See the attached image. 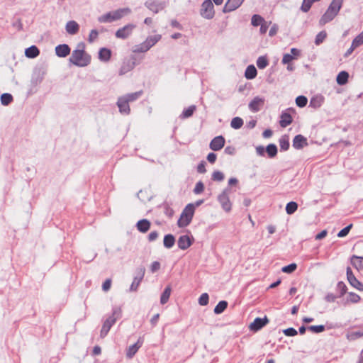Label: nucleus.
I'll list each match as a JSON object with an SVG mask.
<instances>
[{"mask_svg": "<svg viewBox=\"0 0 363 363\" xmlns=\"http://www.w3.org/2000/svg\"><path fill=\"white\" fill-rule=\"evenodd\" d=\"M69 60L76 66L85 67L90 63L91 57L84 52V45L80 43L78 45V48L73 50Z\"/></svg>", "mask_w": 363, "mask_h": 363, "instance_id": "obj_1", "label": "nucleus"}, {"mask_svg": "<svg viewBox=\"0 0 363 363\" xmlns=\"http://www.w3.org/2000/svg\"><path fill=\"white\" fill-rule=\"evenodd\" d=\"M343 0H333L325 13L320 19V23L324 25L331 21L339 13Z\"/></svg>", "mask_w": 363, "mask_h": 363, "instance_id": "obj_2", "label": "nucleus"}, {"mask_svg": "<svg viewBox=\"0 0 363 363\" xmlns=\"http://www.w3.org/2000/svg\"><path fill=\"white\" fill-rule=\"evenodd\" d=\"M121 316V309L118 307H116L113 310L112 315L108 317L104 323L102 328L101 330L100 336L104 338L110 330L112 325Z\"/></svg>", "mask_w": 363, "mask_h": 363, "instance_id": "obj_3", "label": "nucleus"}, {"mask_svg": "<svg viewBox=\"0 0 363 363\" xmlns=\"http://www.w3.org/2000/svg\"><path fill=\"white\" fill-rule=\"evenodd\" d=\"M194 211L195 207L193 203L186 205L177 221L178 226L180 228L187 226L193 218Z\"/></svg>", "mask_w": 363, "mask_h": 363, "instance_id": "obj_4", "label": "nucleus"}, {"mask_svg": "<svg viewBox=\"0 0 363 363\" xmlns=\"http://www.w3.org/2000/svg\"><path fill=\"white\" fill-rule=\"evenodd\" d=\"M161 39L160 35H155L149 36L146 40L139 45H136L133 48V52L140 53L145 52L153 47Z\"/></svg>", "mask_w": 363, "mask_h": 363, "instance_id": "obj_5", "label": "nucleus"}, {"mask_svg": "<svg viewBox=\"0 0 363 363\" xmlns=\"http://www.w3.org/2000/svg\"><path fill=\"white\" fill-rule=\"evenodd\" d=\"M230 193V189L226 188L218 196V200L225 212H230L232 208V203L229 198Z\"/></svg>", "mask_w": 363, "mask_h": 363, "instance_id": "obj_6", "label": "nucleus"}, {"mask_svg": "<svg viewBox=\"0 0 363 363\" xmlns=\"http://www.w3.org/2000/svg\"><path fill=\"white\" fill-rule=\"evenodd\" d=\"M200 13L202 17L206 19H211L213 18L215 11L211 0H205L202 3Z\"/></svg>", "mask_w": 363, "mask_h": 363, "instance_id": "obj_7", "label": "nucleus"}, {"mask_svg": "<svg viewBox=\"0 0 363 363\" xmlns=\"http://www.w3.org/2000/svg\"><path fill=\"white\" fill-rule=\"evenodd\" d=\"M135 26L134 24H127L124 26L123 28H119L116 32V37L119 39H126L133 33V30L135 29Z\"/></svg>", "mask_w": 363, "mask_h": 363, "instance_id": "obj_8", "label": "nucleus"}, {"mask_svg": "<svg viewBox=\"0 0 363 363\" xmlns=\"http://www.w3.org/2000/svg\"><path fill=\"white\" fill-rule=\"evenodd\" d=\"M347 279L350 284L355 288L356 289L363 291V284L352 273V271L350 267H347Z\"/></svg>", "mask_w": 363, "mask_h": 363, "instance_id": "obj_9", "label": "nucleus"}, {"mask_svg": "<svg viewBox=\"0 0 363 363\" xmlns=\"http://www.w3.org/2000/svg\"><path fill=\"white\" fill-rule=\"evenodd\" d=\"M269 323L268 318L265 316L263 318H256L254 321L250 323L249 328L252 331L257 332L262 328Z\"/></svg>", "mask_w": 363, "mask_h": 363, "instance_id": "obj_10", "label": "nucleus"}, {"mask_svg": "<svg viewBox=\"0 0 363 363\" xmlns=\"http://www.w3.org/2000/svg\"><path fill=\"white\" fill-rule=\"evenodd\" d=\"M145 268L141 267L137 270V275L134 277L132 284L130 287V290L132 291H137L141 281L143 280L145 275Z\"/></svg>", "mask_w": 363, "mask_h": 363, "instance_id": "obj_11", "label": "nucleus"}, {"mask_svg": "<svg viewBox=\"0 0 363 363\" xmlns=\"http://www.w3.org/2000/svg\"><path fill=\"white\" fill-rule=\"evenodd\" d=\"M225 142V138L222 135L216 136L211 141L209 147L213 151H218L224 147Z\"/></svg>", "mask_w": 363, "mask_h": 363, "instance_id": "obj_12", "label": "nucleus"}, {"mask_svg": "<svg viewBox=\"0 0 363 363\" xmlns=\"http://www.w3.org/2000/svg\"><path fill=\"white\" fill-rule=\"evenodd\" d=\"M243 1L244 0H228L223 9V13L235 11L241 6Z\"/></svg>", "mask_w": 363, "mask_h": 363, "instance_id": "obj_13", "label": "nucleus"}, {"mask_svg": "<svg viewBox=\"0 0 363 363\" xmlns=\"http://www.w3.org/2000/svg\"><path fill=\"white\" fill-rule=\"evenodd\" d=\"M117 106L119 108V111L125 115H128L130 111L129 106V102L123 96H121L118 99Z\"/></svg>", "mask_w": 363, "mask_h": 363, "instance_id": "obj_14", "label": "nucleus"}, {"mask_svg": "<svg viewBox=\"0 0 363 363\" xmlns=\"http://www.w3.org/2000/svg\"><path fill=\"white\" fill-rule=\"evenodd\" d=\"M264 100L259 96L255 97L249 104L250 109L253 112L259 111L264 105Z\"/></svg>", "mask_w": 363, "mask_h": 363, "instance_id": "obj_15", "label": "nucleus"}, {"mask_svg": "<svg viewBox=\"0 0 363 363\" xmlns=\"http://www.w3.org/2000/svg\"><path fill=\"white\" fill-rule=\"evenodd\" d=\"M177 245L179 249L185 250L192 245V241L189 235H181L178 239Z\"/></svg>", "mask_w": 363, "mask_h": 363, "instance_id": "obj_16", "label": "nucleus"}, {"mask_svg": "<svg viewBox=\"0 0 363 363\" xmlns=\"http://www.w3.org/2000/svg\"><path fill=\"white\" fill-rule=\"evenodd\" d=\"M143 343V340L139 338L136 343L129 346L126 352L127 357L131 359L136 354L138 350L142 347Z\"/></svg>", "mask_w": 363, "mask_h": 363, "instance_id": "obj_17", "label": "nucleus"}, {"mask_svg": "<svg viewBox=\"0 0 363 363\" xmlns=\"http://www.w3.org/2000/svg\"><path fill=\"white\" fill-rule=\"evenodd\" d=\"M308 145L307 139L302 135H297L293 140V147L295 149H301Z\"/></svg>", "mask_w": 363, "mask_h": 363, "instance_id": "obj_18", "label": "nucleus"}, {"mask_svg": "<svg viewBox=\"0 0 363 363\" xmlns=\"http://www.w3.org/2000/svg\"><path fill=\"white\" fill-rule=\"evenodd\" d=\"M112 12L113 19V21H118L121 19L123 16H127L131 13V9L130 8H122L117 10H115Z\"/></svg>", "mask_w": 363, "mask_h": 363, "instance_id": "obj_19", "label": "nucleus"}, {"mask_svg": "<svg viewBox=\"0 0 363 363\" xmlns=\"http://www.w3.org/2000/svg\"><path fill=\"white\" fill-rule=\"evenodd\" d=\"M55 53L60 57H65L70 53V48L67 44L59 45L55 47Z\"/></svg>", "mask_w": 363, "mask_h": 363, "instance_id": "obj_20", "label": "nucleus"}, {"mask_svg": "<svg viewBox=\"0 0 363 363\" xmlns=\"http://www.w3.org/2000/svg\"><path fill=\"white\" fill-rule=\"evenodd\" d=\"M151 226L150 222L147 219H142L136 223L138 230L142 233H147Z\"/></svg>", "mask_w": 363, "mask_h": 363, "instance_id": "obj_21", "label": "nucleus"}, {"mask_svg": "<svg viewBox=\"0 0 363 363\" xmlns=\"http://www.w3.org/2000/svg\"><path fill=\"white\" fill-rule=\"evenodd\" d=\"M65 29L69 35H75L79 30V26L75 21H69L67 23Z\"/></svg>", "mask_w": 363, "mask_h": 363, "instance_id": "obj_22", "label": "nucleus"}, {"mask_svg": "<svg viewBox=\"0 0 363 363\" xmlns=\"http://www.w3.org/2000/svg\"><path fill=\"white\" fill-rule=\"evenodd\" d=\"M292 121L291 116L286 112H284L281 115L279 123L282 128H286L292 123Z\"/></svg>", "mask_w": 363, "mask_h": 363, "instance_id": "obj_23", "label": "nucleus"}, {"mask_svg": "<svg viewBox=\"0 0 363 363\" xmlns=\"http://www.w3.org/2000/svg\"><path fill=\"white\" fill-rule=\"evenodd\" d=\"M351 264L357 270L363 269V257L353 255L351 257Z\"/></svg>", "mask_w": 363, "mask_h": 363, "instance_id": "obj_24", "label": "nucleus"}, {"mask_svg": "<svg viewBox=\"0 0 363 363\" xmlns=\"http://www.w3.org/2000/svg\"><path fill=\"white\" fill-rule=\"evenodd\" d=\"M40 51L35 45H32L26 49L25 55L28 58H35L38 56Z\"/></svg>", "mask_w": 363, "mask_h": 363, "instance_id": "obj_25", "label": "nucleus"}, {"mask_svg": "<svg viewBox=\"0 0 363 363\" xmlns=\"http://www.w3.org/2000/svg\"><path fill=\"white\" fill-rule=\"evenodd\" d=\"M111 52L109 49L103 48H101L99 52V58L101 61L107 62L110 60Z\"/></svg>", "mask_w": 363, "mask_h": 363, "instance_id": "obj_26", "label": "nucleus"}, {"mask_svg": "<svg viewBox=\"0 0 363 363\" xmlns=\"http://www.w3.org/2000/svg\"><path fill=\"white\" fill-rule=\"evenodd\" d=\"M145 5L150 11L155 13H158L163 9L162 5L156 1H147Z\"/></svg>", "mask_w": 363, "mask_h": 363, "instance_id": "obj_27", "label": "nucleus"}, {"mask_svg": "<svg viewBox=\"0 0 363 363\" xmlns=\"http://www.w3.org/2000/svg\"><path fill=\"white\" fill-rule=\"evenodd\" d=\"M174 243H175V238L173 235L168 234V235H164L163 244L166 248H168V249L172 248L174 245Z\"/></svg>", "mask_w": 363, "mask_h": 363, "instance_id": "obj_28", "label": "nucleus"}, {"mask_svg": "<svg viewBox=\"0 0 363 363\" xmlns=\"http://www.w3.org/2000/svg\"><path fill=\"white\" fill-rule=\"evenodd\" d=\"M349 74L346 71H342L337 74L336 81L339 85H344L347 82Z\"/></svg>", "mask_w": 363, "mask_h": 363, "instance_id": "obj_29", "label": "nucleus"}, {"mask_svg": "<svg viewBox=\"0 0 363 363\" xmlns=\"http://www.w3.org/2000/svg\"><path fill=\"white\" fill-rule=\"evenodd\" d=\"M257 69L254 65H249L245 72V77L247 79H252L257 76Z\"/></svg>", "mask_w": 363, "mask_h": 363, "instance_id": "obj_30", "label": "nucleus"}, {"mask_svg": "<svg viewBox=\"0 0 363 363\" xmlns=\"http://www.w3.org/2000/svg\"><path fill=\"white\" fill-rule=\"evenodd\" d=\"M196 109V107L195 105H191L189 106L188 108H185L183 111L182 114L180 115V118L184 119L191 117L194 114Z\"/></svg>", "mask_w": 363, "mask_h": 363, "instance_id": "obj_31", "label": "nucleus"}, {"mask_svg": "<svg viewBox=\"0 0 363 363\" xmlns=\"http://www.w3.org/2000/svg\"><path fill=\"white\" fill-rule=\"evenodd\" d=\"M172 289L170 286H167L164 291L162 292L161 297H160V303L161 304H165L169 298V296L171 295Z\"/></svg>", "mask_w": 363, "mask_h": 363, "instance_id": "obj_32", "label": "nucleus"}, {"mask_svg": "<svg viewBox=\"0 0 363 363\" xmlns=\"http://www.w3.org/2000/svg\"><path fill=\"white\" fill-rule=\"evenodd\" d=\"M228 306V302L225 301H220L214 308V313L216 314H220L223 313Z\"/></svg>", "mask_w": 363, "mask_h": 363, "instance_id": "obj_33", "label": "nucleus"}, {"mask_svg": "<svg viewBox=\"0 0 363 363\" xmlns=\"http://www.w3.org/2000/svg\"><path fill=\"white\" fill-rule=\"evenodd\" d=\"M320 0H303L301 6V10L303 12L306 13L310 10L313 3L318 2Z\"/></svg>", "mask_w": 363, "mask_h": 363, "instance_id": "obj_34", "label": "nucleus"}, {"mask_svg": "<svg viewBox=\"0 0 363 363\" xmlns=\"http://www.w3.org/2000/svg\"><path fill=\"white\" fill-rule=\"evenodd\" d=\"M143 94V91L128 94L123 96L130 103L137 100Z\"/></svg>", "mask_w": 363, "mask_h": 363, "instance_id": "obj_35", "label": "nucleus"}, {"mask_svg": "<svg viewBox=\"0 0 363 363\" xmlns=\"http://www.w3.org/2000/svg\"><path fill=\"white\" fill-rule=\"evenodd\" d=\"M112 18H113L112 12L110 11V12H108L102 16H100L98 18V21L99 23H111V22L114 21Z\"/></svg>", "mask_w": 363, "mask_h": 363, "instance_id": "obj_36", "label": "nucleus"}, {"mask_svg": "<svg viewBox=\"0 0 363 363\" xmlns=\"http://www.w3.org/2000/svg\"><path fill=\"white\" fill-rule=\"evenodd\" d=\"M13 96L11 94L4 93L1 96V103L4 106H8L13 101Z\"/></svg>", "mask_w": 363, "mask_h": 363, "instance_id": "obj_37", "label": "nucleus"}, {"mask_svg": "<svg viewBox=\"0 0 363 363\" xmlns=\"http://www.w3.org/2000/svg\"><path fill=\"white\" fill-rule=\"evenodd\" d=\"M266 152L269 157H274L277 154V147L274 144H269L266 147Z\"/></svg>", "mask_w": 363, "mask_h": 363, "instance_id": "obj_38", "label": "nucleus"}, {"mask_svg": "<svg viewBox=\"0 0 363 363\" xmlns=\"http://www.w3.org/2000/svg\"><path fill=\"white\" fill-rule=\"evenodd\" d=\"M243 125V121L240 117H235L232 119L230 125L234 129H239Z\"/></svg>", "mask_w": 363, "mask_h": 363, "instance_id": "obj_39", "label": "nucleus"}, {"mask_svg": "<svg viewBox=\"0 0 363 363\" xmlns=\"http://www.w3.org/2000/svg\"><path fill=\"white\" fill-rule=\"evenodd\" d=\"M298 208V204L294 201H291L286 204V211L288 214H293Z\"/></svg>", "mask_w": 363, "mask_h": 363, "instance_id": "obj_40", "label": "nucleus"}, {"mask_svg": "<svg viewBox=\"0 0 363 363\" xmlns=\"http://www.w3.org/2000/svg\"><path fill=\"white\" fill-rule=\"evenodd\" d=\"M352 47L356 48L363 44V31L356 36L352 42Z\"/></svg>", "mask_w": 363, "mask_h": 363, "instance_id": "obj_41", "label": "nucleus"}, {"mask_svg": "<svg viewBox=\"0 0 363 363\" xmlns=\"http://www.w3.org/2000/svg\"><path fill=\"white\" fill-rule=\"evenodd\" d=\"M279 146L281 150L286 151L289 148V142L287 137L284 136L279 139Z\"/></svg>", "mask_w": 363, "mask_h": 363, "instance_id": "obj_42", "label": "nucleus"}, {"mask_svg": "<svg viewBox=\"0 0 363 363\" xmlns=\"http://www.w3.org/2000/svg\"><path fill=\"white\" fill-rule=\"evenodd\" d=\"M264 21V19L259 15L255 14L252 17V25L254 26H258L261 25Z\"/></svg>", "mask_w": 363, "mask_h": 363, "instance_id": "obj_43", "label": "nucleus"}, {"mask_svg": "<svg viewBox=\"0 0 363 363\" xmlns=\"http://www.w3.org/2000/svg\"><path fill=\"white\" fill-rule=\"evenodd\" d=\"M269 62L267 59L264 56H260L258 57L257 60V66L259 69H264L267 65Z\"/></svg>", "mask_w": 363, "mask_h": 363, "instance_id": "obj_44", "label": "nucleus"}, {"mask_svg": "<svg viewBox=\"0 0 363 363\" xmlns=\"http://www.w3.org/2000/svg\"><path fill=\"white\" fill-rule=\"evenodd\" d=\"M308 99L304 96H298L296 99V104L298 107L303 108L306 106Z\"/></svg>", "mask_w": 363, "mask_h": 363, "instance_id": "obj_45", "label": "nucleus"}, {"mask_svg": "<svg viewBox=\"0 0 363 363\" xmlns=\"http://www.w3.org/2000/svg\"><path fill=\"white\" fill-rule=\"evenodd\" d=\"M327 36V33L325 31H320L318 33L315 37V43L318 45L323 42Z\"/></svg>", "mask_w": 363, "mask_h": 363, "instance_id": "obj_46", "label": "nucleus"}, {"mask_svg": "<svg viewBox=\"0 0 363 363\" xmlns=\"http://www.w3.org/2000/svg\"><path fill=\"white\" fill-rule=\"evenodd\" d=\"M297 268V265L295 263H291L287 266L282 267L281 271L284 273L291 274L294 272Z\"/></svg>", "mask_w": 363, "mask_h": 363, "instance_id": "obj_47", "label": "nucleus"}, {"mask_svg": "<svg viewBox=\"0 0 363 363\" xmlns=\"http://www.w3.org/2000/svg\"><path fill=\"white\" fill-rule=\"evenodd\" d=\"M209 296L207 293H203L199 298V303L202 306H206L208 303Z\"/></svg>", "mask_w": 363, "mask_h": 363, "instance_id": "obj_48", "label": "nucleus"}, {"mask_svg": "<svg viewBox=\"0 0 363 363\" xmlns=\"http://www.w3.org/2000/svg\"><path fill=\"white\" fill-rule=\"evenodd\" d=\"M308 329L314 333H320L325 330V326L323 325H311Z\"/></svg>", "mask_w": 363, "mask_h": 363, "instance_id": "obj_49", "label": "nucleus"}, {"mask_svg": "<svg viewBox=\"0 0 363 363\" xmlns=\"http://www.w3.org/2000/svg\"><path fill=\"white\" fill-rule=\"evenodd\" d=\"M212 179L213 181L221 182L224 179V174L220 171H215L212 174Z\"/></svg>", "mask_w": 363, "mask_h": 363, "instance_id": "obj_50", "label": "nucleus"}, {"mask_svg": "<svg viewBox=\"0 0 363 363\" xmlns=\"http://www.w3.org/2000/svg\"><path fill=\"white\" fill-rule=\"evenodd\" d=\"M362 336H363V330L362 331H352L347 335L348 338H350V340H354V339L359 338Z\"/></svg>", "mask_w": 363, "mask_h": 363, "instance_id": "obj_51", "label": "nucleus"}, {"mask_svg": "<svg viewBox=\"0 0 363 363\" xmlns=\"http://www.w3.org/2000/svg\"><path fill=\"white\" fill-rule=\"evenodd\" d=\"M352 227V224H350L349 225L346 226L343 229H342L338 233L337 236L339 238H343L345 237L350 232V229Z\"/></svg>", "mask_w": 363, "mask_h": 363, "instance_id": "obj_52", "label": "nucleus"}, {"mask_svg": "<svg viewBox=\"0 0 363 363\" xmlns=\"http://www.w3.org/2000/svg\"><path fill=\"white\" fill-rule=\"evenodd\" d=\"M322 102L323 99L321 98H312L310 104L314 108H318L321 106Z\"/></svg>", "mask_w": 363, "mask_h": 363, "instance_id": "obj_53", "label": "nucleus"}, {"mask_svg": "<svg viewBox=\"0 0 363 363\" xmlns=\"http://www.w3.org/2000/svg\"><path fill=\"white\" fill-rule=\"evenodd\" d=\"M204 185L202 182H199L196 184L195 188L194 189V192L196 194H199L203 191Z\"/></svg>", "mask_w": 363, "mask_h": 363, "instance_id": "obj_54", "label": "nucleus"}, {"mask_svg": "<svg viewBox=\"0 0 363 363\" xmlns=\"http://www.w3.org/2000/svg\"><path fill=\"white\" fill-rule=\"evenodd\" d=\"M98 35L99 33L96 30H91L89 35L88 41L91 43H93L98 38Z\"/></svg>", "mask_w": 363, "mask_h": 363, "instance_id": "obj_55", "label": "nucleus"}, {"mask_svg": "<svg viewBox=\"0 0 363 363\" xmlns=\"http://www.w3.org/2000/svg\"><path fill=\"white\" fill-rule=\"evenodd\" d=\"M349 300L352 303H358L360 301V296L353 292L349 293Z\"/></svg>", "mask_w": 363, "mask_h": 363, "instance_id": "obj_56", "label": "nucleus"}, {"mask_svg": "<svg viewBox=\"0 0 363 363\" xmlns=\"http://www.w3.org/2000/svg\"><path fill=\"white\" fill-rule=\"evenodd\" d=\"M294 59V57L292 55L286 53L283 56L282 63L284 65L289 64Z\"/></svg>", "mask_w": 363, "mask_h": 363, "instance_id": "obj_57", "label": "nucleus"}, {"mask_svg": "<svg viewBox=\"0 0 363 363\" xmlns=\"http://www.w3.org/2000/svg\"><path fill=\"white\" fill-rule=\"evenodd\" d=\"M283 333L286 336H295L297 335V331L293 328L285 329Z\"/></svg>", "mask_w": 363, "mask_h": 363, "instance_id": "obj_58", "label": "nucleus"}, {"mask_svg": "<svg viewBox=\"0 0 363 363\" xmlns=\"http://www.w3.org/2000/svg\"><path fill=\"white\" fill-rule=\"evenodd\" d=\"M270 23L264 21L260 26L259 31L261 34H264L267 31Z\"/></svg>", "mask_w": 363, "mask_h": 363, "instance_id": "obj_59", "label": "nucleus"}, {"mask_svg": "<svg viewBox=\"0 0 363 363\" xmlns=\"http://www.w3.org/2000/svg\"><path fill=\"white\" fill-rule=\"evenodd\" d=\"M111 286V279H107L102 284V289L104 291H108Z\"/></svg>", "mask_w": 363, "mask_h": 363, "instance_id": "obj_60", "label": "nucleus"}, {"mask_svg": "<svg viewBox=\"0 0 363 363\" xmlns=\"http://www.w3.org/2000/svg\"><path fill=\"white\" fill-rule=\"evenodd\" d=\"M158 236H159V234H158L157 231H152L148 235L147 238H148L149 242H153L157 239Z\"/></svg>", "mask_w": 363, "mask_h": 363, "instance_id": "obj_61", "label": "nucleus"}, {"mask_svg": "<svg viewBox=\"0 0 363 363\" xmlns=\"http://www.w3.org/2000/svg\"><path fill=\"white\" fill-rule=\"evenodd\" d=\"M160 264L157 261L153 262L150 266V269H151L152 272H157V270L160 269Z\"/></svg>", "mask_w": 363, "mask_h": 363, "instance_id": "obj_62", "label": "nucleus"}, {"mask_svg": "<svg viewBox=\"0 0 363 363\" xmlns=\"http://www.w3.org/2000/svg\"><path fill=\"white\" fill-rule=\"evenodd\" d=\"M224 152L229 155H233L235 153V148L232 146H227Z\"/></svg>", "mask_w": 363, "mask_h": 363, "instance_id": "obj_63", "label": "nucleus"}, {"mask_svg": "<svg viewBox=\"0 0 363 363\" xmlns=\"http://www.w3.org/2000/svg\"><path fill=\"white\" fill-rule=\"evenodd\" d=\"M216 158H217V156L215 153L213 152H210L208 155H207V160L211 163V164H213L216 160Z\"/></svg>", "mask_w": 363, "mask_h": 363, "instance_id": "obj_64", "label": "nucleus"}]
</instances>
